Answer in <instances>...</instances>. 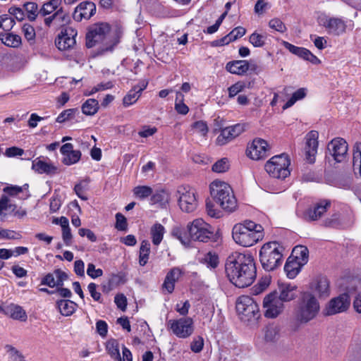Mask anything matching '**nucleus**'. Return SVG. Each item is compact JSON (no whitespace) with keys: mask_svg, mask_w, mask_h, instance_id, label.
<instances>
[{"mask_svg":"<svg viewBox=\"0 0 361 361\" xmlns=\"http://www.w3.org/2000/svg\"><path fill=\"white\" fill-rule=\"evenodd\" d=\"M225 271L230 281L238 288L250 286L256 278V267L249 252H233L225 263Z\"/></svg>","mask_w":361,"mask_h":361,"instance_id":"nucleus-1","label":"nucleus"},{"mask_svg":"<svg viewBox=\"0 0 361 361\" xmlns=\"http://www.w3.org/2000/svg\"><path fill=\"white\" fill-rule=\"evenodd\" d=\"M119 42L117 32H112L107 23H97L91 25L86 35V46L92 48L97 44H103L102 51H111Z\"/></svg>","mask_w":361,"mask_h":361,"instance_id":"nucleus-2","label":"nucleus"},{"mask_svg":"<svg viewBox=\"0 0 361 361\" xmlns=\"http://www.w3.org/2000/svg\"><path fill=\"white\" fill-rule=\"evenodd\" d=\"M264 228L250 220L235 224L232 228L234 242L243 247H251L264 238Z\"/></svg>","mask_w":361,"mask_h":361,"instance_id":"nucleus-3","label":"nucleus"},{"mask_svg":"<svg viewBox=\"0 0 361 361\" xmlns=\"http://www.w3.org/2000/svg\"><path fill=\"white\" fill-rule=\"evenodd\" d=\"M319 310L320 306L317 298L311 293L304 292L294 310L295 320L300 324H307L317 317Z\"/></svg>","mask_w":361,"mask_h":361,"instance_id":"nucleus-4","label":"nucleus"},{"mask_svg":"<svg viewBox=\"0 0 361 361\" xmlns=\"http://www.w3.org/2000/svg\"><path fill=\"white\" fill-rule=\"evenodd\" d=\"M210 193L223 209L231 212L237 207V200L228 183L220 180L213 181L210 184Z\"/></svg>","mask_w":361,"mask_h":361,"instance_id":"nucleus-5","label":"nucleus"},{"mask_svg":"<svg viewBox=\"0 0 361 361\" xmlns=\"http://www.w3.org/2000/svg\"><path fill=\"white\" fill-rule=\"evenodd\" d=\"M284 247L276 241L262 245L259 250V260L264 269L270 271L282 263Z\"/></svg>","mask_w":361,"mask_h":361,"instance_id":"nucleus-6","label":"nucleus"},{"mask_svg":"<svg viewBox=\"0 0 361 361\" xmlns=\"http://www.w3.org/2000/svg\"><path fill=\"white\" fill-rule=\"evenodd\" d=\"M361 288V281L357 279H352L348 281V286L343 288L345 293L331 299L326 307V314L333 315L345 311L350 305V296Z\"/></svg>","mask_w":361,"mask_h":361,"instance_id":"nucleus-7","label":"nucleus"},{"mask_svg":"<svg viewBox=\"0 0 361 361\" xmlns=\"http://www.w3.org/2000/svg\"><path fill=\"white\" fill-rule=\"evenodd\" d=\"M235 308L240 319L245 322H255L260 317L258 305L250 296H240L237 299Z\"/></svg>","mask_w":361,"mask_h":361,"instance_id":"nucleus-8","label":"nucleus"},{"mask_svg":"<svg viewBox=\"0 0 361 361\" xmlns=\"http://www.w3.org/2000/svg\"><path fill=\"white\" fill-rule=\"evenodd\" d=\"M290 164L288 155L281 154L271 157L266 163L264 169L271 177L283 180L290 175Z\"/></svg>","mask_w":361,"mask_h":361,"instance_id":"nucleus-9","label":"nucleus"},{"mask_svg":"<svg viewBox=\"0 0 361 361\" xmlns=\"http://www.w3.org/2000/svg\"><path fill=\"white\" fill-rule=\"evenodd\" d=\"M167 329L179 338H188L194 332V322L191 317H183L167 322Z\"/></svg>","mask_w":361,"mask_h":361,"instance_id":"nucleus-10","label":"nucleus"},{"mask_svg":"<svg viewBox=\"0 0 361 361\" xmlns=\"http://www.w3.org/2000/svg\"><path fill=\"white\" fill-rule=\"evenodd\" d=\"M188 230L194 241L207 242L214 233L212 227L202 219H196L188 224Z\"/></svg>","mask_w":361,"mask_h":361,"instance_id":"nucleus-11","label":"nucleus"},{"mask_svg":"<svg viewBox=\"0 0 361 361\" xmlns=\"http://www.w3.org/2000/svg\"><path fill=\"white\" fill-rule=\"evenodd\" d=\"M177 193L178 205L183 212L190 213L196 209L197 200L194 188L189 185H182L178 187Z\"/></svg>","mask_w":361,"mask_h":361,"instance_id":"nucleus-12","label":"nucleus"},{"mask_svg":"<svg viewBox=\"0 0 361 361\" xmlns=\"http://www.w3.org/2000/svg\"><path fill=\"white\" fill-rule=\"evenodd\" d=\"M317 22L329 35L338 36L345 32L346 22L341 18L321 14L317 18Z\"/></svg>","mask_w":361,"mask_h":361,"instance_id":"nucleus-13","label":"nucleus"},{"mask_svg":"<svg viewBox=\"0 0 361 361\" xmlns=\"http://www.w3.org/2000/svg\"><path fill=\"white\" fill-rule=\"evenodd\" d=\"M263 307L265 310L264 316L266 317L275 318L282 312L283 303L278 298V293L274 292L264 298Z\"/></svg>","mask_w":361,"mask_h":361,"instance_id":"nucleus-14","label":"nucleus"},{"mask_svg":"<svg viewBox=\"0 0 361 361\" xmlns=\"http://www.w3.org/2000/svg\"><path fill=\"white\" fill-rule=\"evenodd\" d=\"M76 36L77 31L75 29L71 27H66L61 30L56 39V46L61 51L73 49L76 44Z\"/></svg>","mask_w":361,"mask_h":361,"instance_id":"nucleus-15","label":"nucleus"},{"mask_svg":"<svg viewBox=\"0 0 361 361\" xmlns=\"http://www.w3.org/2000/svg\"><path fill=\"white\" fill-rule=\"evenodd\" d=\"M318 137L319 133L316 130H311L305 136V157L310 164H313L315 161L318 149Z\"/></svg>","mask_w":361,"mask_h":361,"instance_id":"nucleus-16","label":"nucleus"},{"mask_svg":"<svg viewBox=\"0 0 361 361\" xmlns=\"http://www.w3.org/2000/svg\"><path fill=\"white\" fill-rule=\"evenodd\" d=\"M310 290V291L308 292L315 298H326L331 293L329 281L326 276H319L311 282Z\"/></svg>","mask_w":361,"mask_h":361,"instance_id":"nucleus-17","label":"nucleus"},{"mask_svg":"<svg viewBox=\"0 0 361 361\" xmlns=\"http://www.w3.org/2000/svg\"><path fill=\"white\" fill-rule=\"evenodd\" d=\"M328 150L336 162H341L346 157L348 145L344 139L337 137L329 143Z\"/></svg>","mask_w":361,"mask_h":361,"instance_id":"nucleus-18","label":"nucleus"},{"mask_svg":"<svg viewBox=\"0 0 361 361\" xmlns=\"http://www.w3.org/2000/svg\"><path fill=\"white\" fill-rule=\"evenodd\" d=\"M267 150V142L263 139L257 138L247 146L246 153L250 159L259 160L266 157Z\"/></svg>","mask_w":361,"mask_h":361,"instance_id":"nucleus-19","label":"nucleus"},{"mask_svg":"<svg viewBox=\"0 0 361 361\" xmlns=\"http://www.w3.org/2000/svg\"><path fill=\"white\" fill-rule=\"evenodd\" d=\"M329 205V202L325 200L321 201L313 207L308 208L302 214L300 209H298L297 214L306 221H315L319 219L326 212Z\"/></svg>","mask_w":361,"mask_h":361,"instance_id":"nucleus-20","label":"nucleus"},{"mask_svg":"<svg viewBox=\"0 0 361 361\" xmlns=\"http://www.w3.org/2000/svg\"><path fill=\"white\" fill-rule=\"evenodd\" d=\"M243 130V126L240 124H235L224 128L221 130L220 134L216 137V144L221 146L226 145L240 135Z\"/></svg>","mask_w":361,"mask_h":361,"instance_id":"nucleus-21","label":"nucleus"},{"mask_svg":"<svg viewBox=\"0 0 361 361\" xmlns=\"http://www.w3.org/2000/svg\"><path fill=\"white\" fill-rule=\"evenodd\" d=\"M96 12V6L92 1L81 2L75 8L73 13V18L75 20L80 22L83 19L88 20Z\"/></svg>","mask_w":361,"mask_h":361,"instance_id":"nucleus-22","label":"nucleus"},{"mask_svg":"<svg viewBox=\"0 0 361 361\" xmlns=\"http://www.w3.org/2000/svg\"><path fill=\"white\" fill-rule=\"evenodd\" d=\"M283 45L290 53L312 63H317L319 61V59L306 48L296 47L286 41L283 42Z\"/></svg>","mask_w":361,"mask_h":361,"instance_id":"nucleus-23","label":"nucleus"},{"mask_svg":"<svg viewBox=\"0 0 361 361\" xmlns=\"http://www.w3.org/2000/svg\"><path fill=\"white\" fill-rule=\"evenodd\" d=\"M183 274V271L180 267H173L170 269L165 277L163 288L169 293H171L174 290L176 282L178 281Z\"/></svg>","mask_w":361,"mask_h":361,"instance_id":"nucleus-24","label":"nucleus"},{"mask_svg":"<svg viewBox=\"0 0 361 361\" xmlns=\"http://www.w3.org/2000/svg\"><path fill=\"white\" fill-rule=\"evenodd\" d=\"M6 316L10 317L13 319L25 322L27 320V315L23 308L13 303H11L5 305L4 314Z\"/></svg>","mask_w":361,"mask_h":361,"instance_id":"nucleus-25","label":"nucleus"},{"mask_svg":"<svg viewBox=\"0 0 361 361\" xmlns=\"http://www.w3.org/2000/svg\"><path fill=\"white\" fill-rule=\"evenodd\" d=\"M32 169L38 173L54 174L57 168L51 162L45 161L39 157L32 161Z\"/></svg>","mask_w":361,"mask_h":361,"instance_id":"nucleus-26","label":"nucleus"},{"mask_svg":"<svg viewBox=\"0 0 361 361\" xmlns=\"http://www.w3.org/2000/svg\"><path fill=\"white\" fill-rule=\"evenodd\" d=\"M296 286L290 283H281L279 285L278 298L283 303L293 300L295 298Z\"/></svg>","mask_w":361,"mask_h":361,"instance_id":"nucleus-27","label":"nucleus"},{"mask_svg":"<svg viewBox=\"0 0 361 361\" xmlns=\"http://www.w3.org/2000/svg\"><path fill=\"white\" fill-rule=\"evenodd\" d=\"M226 69L232 74L243 75L248 71L249 63L245 60L230 61L226 64Z\"/></svg>","mask_w":361,"mask_h":361,"instance_id":"nucleus-28","label":"nucleus"},{"mask_svg":"<svg viewBox=\"0 0 361 361\" xmlns=\"http://www.w3.org/2000/svg\"><path fill=\"white\" fill-rule=\"evenodd\" d=\"M171 200V195L166 190H158L152 192L150 203L152 204H159L161 207H166Z\"/></svg>","mask_w":361,"mask_h":361,"instance_id":"nucleus-29","label":"nucleus"},{"mask_svg":"<svg viewBox=\"0 0 361 361\" xmlns=\"http://www.w3.org/2000/svg\"><path fill=\"white\" fill-rule=\"evenodd\" d=\"M171 235L173 237L178 239L182 245L186 247L189 246L191 240H192L190 237V231L188 230V227L186 228L179 226L174 227L171 231Z\"/></svg>","mask_w":361,"mask_h":361,"instance_id":"nucleus-30","label":"nucleus"},{"mask_svg":"<svg viewBox=\"0 0 361 361\" xmlns=\"http://www.w3.org/2000/svg\"><path fill=\"white\" fill-rule=\"evenodd\" d=\"M302 267H303L302 264L295 260L293 257H289L284 266V271L289 279H294L300 271Z\"/></svg>","mask_w":361,"mask_h":361,"instance_id":"nucleus-31","label":"nucleus"},{"mask_svg":"<svg viewBox=\"0 0 361 361\" xmlns=\"http://www.w3.org/2000/svg\"><path fill=\"white\" fill-rule=\"evenodd\" d=\"M56 305L60 313L66 317L72 315L77 307V304L70 300H60Z\"/></svg>","mask_w":361,"mask_h":361,"instance_id":"nucleus-32","label":"nucleus"},{"mask_svg":"<svg viewBox=\"0 0 361 361\" xmlns=\"http://www.w3.org/2000/svg\"><path fill=\"white\" fill-rule=\"evenodd\" d=\"M165 228L160 223L154 224L150 228V235L154 245L158 246L163 240Z\"/></svg>","mask_w":361,"mask_h":361,"instance_id":"nucleus-33","label":"nucleus"},{"mask_svg":"<svg viewBox=\"0 0 361 361\" xmlns=\"http://www.w3.org/2000/svg\"><path fill=\"white\" fill-rule=\"evenodd\" d=\"M293 257L295 260L302 264H306L308 262L309 251L308 249L303 245H297L293 250L290 256Z\"/></svg>","mask_w":361,"mask_h":361,"instance_id":"nucleus-34","label":"nucleus"},{"mask_svg":"<svg viewBox=\"0 0 361 361\" xmlns=\"http://www.w3.org/2000/svg\"><path fill=\"white\" fill-rule=\"evenodd\" d=\"M3 44L9 47H18L21 44V38L18 35L5 33L0 35Z\"/></svg>","mask_w":361,"mask_h":361,"instance_id":"nucleus-35","label":"nucleus"},{"mask_svg":"<svg viewBox=\"0 0 361 361\" xmlns=\"http://www.w3.org/2000/svg\"><path fill=\"white\" fill-rule=\"evenodd\" d=\"M61 0H49L44 4L39 13L42 16H46L53 12H56L60 7Z\"/></svg>","mask_w":361,"mask_h":361,"instance_id":"nucleus-36","label":"nucleus"},{"mask_svg":"<svg viewBox=\"0 0 361 361\" xmlns=\"http://www.w3.org/2000/svg\"><path fill=\"white\" fill-rule=\"evenodd\" d=\"M106 350L112 359L116 361H121L118 343L116 340H109L106 344Z\"/></svg>","mask_w":361,"mask_h":361,"instance_id":"nucleus-37","label":"nucleus"},{"mask_svg":"<svg viewBox=\"0 0 361 361\" xmlns=\"http://www.w3.org/2000/svg\"><path fill=\"white\" fill-rule=\"evenodd\" d=\"M150 252V243L148 240H142L140 247L139 264L140 266H145L149 259Z\"/></svg>","mask_w":361,"mask_h":361,"instance_id":"nucleus-38","label":"nucleus"},{"mask_svg":"<svg viewBox=\"0 0 361 361\" xmlns=\"http://www.w3.org/2000/svg\"><path fill=\"white\" fill-rule=\"evenodd\" d=\"M307 95V89L302 87L294 92L291 97L283 105V109H286L291 107L296 102L304 99Z\"/></svg>","mask_w":361,"mask_h":361,"instance_id":"nucleus-39","label":"nucleus"},{"mask_svg":"<svg viewBox=\"0 0 361 361\" xmlns=\"http://www.w3.org/2000/svg\"><path fill=\"white\" fill-rule=\"evenodd\" d=\"M99 109V103L94 99H87L82 106V111L84 114L92 116L95 114Z\"/></svg>","mask_w":361,"mask_h":361,"instance_id":"nucleus-40","label":"nucleus"},{"mask_svg":"<svg viewBox=\"0 0 361 361\" xmlns=\"http://www.w3.org/2000/svg\"><path fill=\"white\" fill-rule=\"evenodd\" d=\"M174 109L178 114L181 115H186L189 111L188 106L184 103V96L180 92H176Z\"/></svg>","mask_w":361,"mask_h":361,"instance_id":"nucleus-41","label":"nucleus"},{"mask_svg":"<svg viewBox=\"0 0 361 361\" xmlns=\"http://www.w3.org/2000/svg\"><path fill=\"white\" fill-rule=\"evenodd\" d=\"M353 166L355 171H358L361 176V143H357L353 148Z\"/></svg>","mask_w":361,"mask_h":361,"instance_id":"nucleus-42","label":"nucleus"},{"mask_svg":"<svg viewBox=\"0 0 361 361\" xmlns=\"http://www.w3.org/2000/svg\"><path fill=\"white\" fill-rule=\"evenodd\" d=\"M134 196L140 200H144L149 196H152L153 190L151 187L147 185H138L134 188Z\"/></svg>","mask_w":361,"mask_h":361,"instance_id":"nucleus-43","label":"nucleus"},{"mask_svg":"<svg viewBox=\"0 0 361 361\" xmlns=\"http://www.w3.org/2000/svg\"><path fill=\"white\" fill-rule=\"evenodd\" d=\"M53 18H55V25L57 26L65 25L70 21L69 15L61 7L54 12Z\"/></svg>","mask_w":361,"mask_h":361,"instance_id":"nucleus-44","label":"nucleus"},{"mask_svg":"<svg viewBox=\"0 0 361 361\" xmlns=\"http://www.w3.org/2000/svg\"><path fill=\"white\" fill-rule=\"evenodd\" d=\"M81 158V152L80 150H73V152L63 156V163L65 165L70 166L76 164Z\"/></svg>","mask_w":361,"mask_h":361,"instance_id":"nucleus-45","label":"nucleus"},{"mask_svg":"<svg viewBox=\"0 0 361 361\" xmlns=\"http://www.w3.org/2000/svg\"><path fill=\"white\" fill-rule=\"evenodd\" d=\"M267 36L257 32H253L249 37V42L255 47H262L265 44Z\"/></svg>","mask_w":361,"mask_h":361,"instance_id":"nucleus-46","label":"nucleus"},{"mask_svg":"<svg viewBox=\"0 0 361 361\" xmlns=\"http://www.w3.org/2000/svg\"><path fill=\"white\" fill-rule=\"evenodd\" d=\"M23 7L27 13V18L30 20H35L38 12V6L35 2H26L24 4Z\"/></svg>","mask_w":361,"mask_h":361,"instance_id":"nucleus-47","label":"nucleus"},{"mask_svg":"<svg viewBox=\"0 0 361 361\" xmlns=\"http://www.w3.org/2000/svg\"><path fill=\"white\" fill-rule=\"evenodd\" d=\"M203 262L207 265V267L214 269L219 264L218 255L213 252L207 253L202 259Z\"/></svg>","mask_w":361,"mask_h":361,"instance_id":"nucleus-48","label":"nucleus"},{"mask_svg":"<svg viewBox=\"0 0 361 361\" xmlns=\"http://www.w3.org/2000/svg\"><path fill=\"white\" fill-rule=\"evenodd\" d=\"M140 95L137 93L136 90L133 88L129 91V92L124 97L123 99V104L125 106H129L134 103L136 102V101L139 99Z\"/></svg>","mask_w":361,"mask_h":361,"instance_id":"nucleus-49","label":"nucleus"},{"mask_svg":"<svg viewBox=\"0 0 361 361\" xmlns=\"http://www.w3.org/2000/svg\"><path fill=\"white\" fill-rule=\"evenodd\" d=\"M269 26L270 28L283 33L287 30L286 25L279 18H275L269 20Z\"/></svg>","mask_w":361,"mask_h":361,"instance_id":"nucleus-50","label":"nucleus"},{"mask_svg":"<svg viewBox=\"0 0 361 361\" xmlns=\"http://www.w3.org/2000/svg\"><path fill=\"white\" fill-rule=\"evenodd\" d=\"M229 168L228 160L226 158H223L217 161L212 166V171L216 173H224Z\"/></svg>","mask_w":361,"mask_h":361,"instance_id":"nucleus-51","label":"nucleus"},{"mask_svg":"<svg viewBox=\"0 0 361 361\" xmlns=\"http://www.w3.org/2000/svg\"><path fill=\"white\" fill-rule=\"evenodd\" d=\"M21 237L19 232L8 229L0 230V239L17 240L20 239Z\"/></svg>","mask_w":361,"mask_h":361,"instance_id":"nucleus-52","label":"nucleus"},{"mask_svg":"<svg viewBox=\"0 0 361 361\" xmlns=\"http://www.w3.org/2000/svg\"><path fill=\"white\" fill-rule=\"evenodd\" d=\"M78 112L76 109H69L62 111L56 118V122L63 123L67 120L73 118Z\"/></svg>","mask_w":361,"mask_h":361,"instance_id":"nucleus-53","label":"nucleus"},{"mask_svg":"<svg viewBox=\"0 0 361 361\" xmlns=\"http://www.w3.org/2000/svg\"><path fill=\"white\" fill-rule=\"evenodd\" d=\"M97 285L94 283H90L87 286L88 291L94 301H97L99 303H103V300L102 298V294L97 290Z\"/></svg>","mask_w":361,"mask_h":361,"instance_id":"nucleus-54","label":"nucleus"},{"mask_svg":"<svg viewBox=\"0 0 361 361\" xmlns=\"http://www.w3.org/2000/svg\"><path fill=\"white\" fill-rule=\"evenodd\" d=\"M204 346V339L202 336L195 337L190 344V349L192 352L198 353L202 351Z\"/></svg>","mask_w":361,"mask_h":361,"instance_id":"nucleus-55","label":"nucleus"},{"mask_svg":"<svg viewBox=\"0 0 361 361\" xmlns=\"http://www.w3.org/2000/svg\"><path fill=\"white\" fill-rule=\"evenodd\" d=\"M245 87V85L243 82H238L231 85L228 91L229 97H234L239 92H242Z\"/></svg>","mask_w":361,"mask_h":361,"instance_id":"nucleus-56","label":"nucleus"},{"mask_svg":"<svg viewBox=\"0 0 361 361\" xmlns=\"http://www.w3.org/2000/svg\"><path fill=\"white\" fill-rule=\"evenodd\" d=\"M87 274L92 279H95L103 275L102 269H96L95 265L92 263L87 264Z\"/></svg>","mask_w":361,"mask_h":361,"instance_id":"nucleus-57","label":"nucleus"},{"mask_svg":"<svg viewBox=\"0 0 361 361\" xmlns=\"http://www.w3.org/2000/svg\"><path fill=\"white\" fill-rule=\"evenodd\" d=\"M192 128L195 129V132L200 134L202 136H205L208 133V127L207 123L202 121H198L192 124Z\"/></svg>","mask_w":361,"mask_h":361,"instance_id":"nucleus-58","label":"nucleus"},{"mask_svg":"<svg viewBox=\"0 0 361 361\" xmlns=\"http://www.w3.org/2000/svg\"><path fill=\"white\" fill-rule=\"evenodd\" d=\"M190 307V304L189 301L185 300V302L177 303L176 305L175 310L177 312L179 313L180 315L185 317L188 314Z\"/></svg>","mask_w":361,"mask_h":361,"instance_id":"nucleus-59","label":"nucleus"},{"mask_svg":"<svg viewBox=\"0 0 361 361\" xmlns=\"http://www.w3.org/2000/svg\"><path fill=\"white\" fill-rule=\"evenodd\" d=\"M310 39L317 49L322 50L326 48L327 42L324 37L311 35Z\"/></svg>","mask_w":361,"mask_h":361,"instance_id":"nucleus-60","label":"nucleus"},{"mask_svg":"<svg viewBox=\"0 0 361 361\" xmlns=\"http://www.w3.org/2000/svg\"><path fill=\"white\" fill-rule=\"evenodd\" d=\"M116 228L118 231H125L127 228V221L126 217L121 213L116 214Z\"/></svg>","mask_w":361,"mask_h":361,"instance_id":"nucleus-61","label":"nucleus"},{"mask_svg":"<svg viewBox=\"0 0 361 361\" xmlns=\"http://www.w3.org/2000/svg\"><path fill=\"white\" fill-rule=\"evenodd\" d=\"M54 273L47 274L41 281V285H45L50 288L56 286Z\"/></svg>","mask_w":361,"mask_h":361,"instance_id":"nucleus-62","label":"nucleus"},{"mask_svg":"<svg viewBox=\"0 0 361 361\" xmlns=\"http://www.w3.org/2000/svg\"><path fill=\"white\" fill-rule=\"evenodd\" d=\"M206 210L207 214L211 217L218 219L221 216V212L219 210L215 209L213 203L210 202H207L206 203Z\"/></svg>","mask_w":361,"mask_h":361,"instance_id":"nucleus-63","label":"nucleus"},{"mask_svg":"<svg viewBox=\"0 0 361 361\" xmlns=\"http://www.w3.org/2000/svg\"><path fill=\"white\" fill-rule=\"evenodd\" d=\"M22 30L24 33L25 38L27 40H32L35 37V31L34 27L30 24H24Z\"/></svg>","mask_w":361,"mask_h":361,"instance_id":"nucleus-64","label":"nucleus"}]
</instances>
